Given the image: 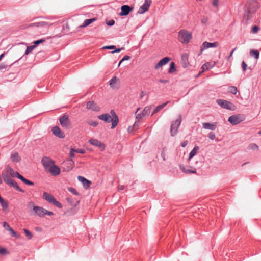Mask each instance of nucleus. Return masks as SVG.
<instances>
[{"label": "nucleus", "mask_w": 261, "mask_h": 261, "mask_svg": "<svg viewBox=\"0 0 261 261\" xmlns=\"http://www.w3.org/2000/svg\"><path fill=\"white\" fill-rule=\"evenodd\" d=\"M192 38V34L191 32L185 29H182L178 32V39L183 44H187Z\"/></svg>", "instance_id": "f257e3e1"}, {"label": "nucleus", "mask_w": 261, "mask_h": 261, "mask_svg": "<svg viewBox=\"0 0 261 261\" xmlns=\"http://www.w3.org/2000/svg\"><path fill=\"white\" fill-rule=\"evenodd\" d=\"M2 177L4 180V181L9 185L11 187H13L16 190L21 192L22 193H24L25 191L22 189L20 188L17 183L13 179H12L10 176L6 173H2Z\"/></svg>", "instance_id": "f03ea898"}, {"label": "nucleus", "mask_w": 261, "mask_h": 261, "mask_svg": "<svg viewBox=\"0 0 261 261\" xmlns=\"http://www.w3.org/2000/svg\"><path fill=\"white\" fill-rule=\"evenodd\" d=\"M43 198L49 203H51L59 208H62V204L58 201L55 197L49 193L44 192L43 194Z\"/></svg>", "instance_id": "7ed1b4c3"}, {"label": "nucleus", "mask_w": 261, "mask_h": 261, "mask_svg": "<svg viewBox=\"0 0 261 261\" xmlns=\"http://www.w3.org/2000/svg\"><path fill=\"white\" fill-rule=\"evenodd\" d=\"M181 122V115H179L178 118L173 121L170 126V133L172 136H174L177 133L178 128Z\"/></svg>", "instance_id": "20e7f679"}, {"label": "nucleus", "mask_w": 261, "mask_h": 261, "mask_svg": "<svg viewBox=\"0 0 261 261\" xmlns=\"http://www.w3.org/2000/svg\"><path fill=\"white\" fill-rule=\"evenodd\" d=\"M244 8L255 12L258 8V4L256 0H248L245 4Z\"/></svg>", "instance_id": "39448f33"}, {"label": "nucleus", "mask_w": 261, "mask_h": 261, "mask_svg": "<svg viewBox=\"0 0 261 261\" xmlns=\"http://www.w3.org/2000/svg\"><path fill=\"white\" fill-rule=\"evenodd\" d=\"M217 103L222 108L227 110H233L234 107V105L231 102L223 99H218L217 100Z\"/></svg>", "instance_id": "423d86ee"}, {"label": "nucleus", "mask_w": 261, "mask_h": 261, "mask_svg": "<svg viewBox=\"0 0 261 261\" xmlns=\"http://www.w3.org/2000/svg\"><path fill=\"white\" fill-rule=\"evenodd\" d=\"M41 163L45 170L47 171L53 164H54L55 161L51 158L48 156H44L42 158Z\"/></svg>", "instance_id": "0eeeda50"}, {"label": "nucleus", "mask_w": 261, "mask_h": 261, "mask_svg": "<svg viewBox=\"0 0 261 261\" xmlns=\"http://www.w3.org/2000/svg\"><path fill=\"white\" fill-rule=\"evenodd\" d=\"M244 120L243 116L240 115H234L230 116L228 121L232 125H235L239 124Z\"/></svg>", "instance_id": "6e6552de"}, {"label": "nucleus", "mask_w": 261, "mask_h": 261, "mask_svg": "<svg viewBox=\"0 0 261 261\" xmlns=\"http://www.w3.org/2000/svg\"><path fill=\"white\" fill-rule=\"evenodd\" d=\"M59 121L63 127L65 128H69L70 126V121L69 119V116L67 115H64L59 119Z\"/></svg>", "instance_id": "1a4fd4ad"}, {"label": "nucleus", "mask_w": 261, "mask_h": 261, "mask_svg": "<svg viewBox=\"0 0 261 261\" xmlns=\"http://www.w3.org/2000/svg\"><path fill=\"white\" fill-rule=\"evenodd\" d=\"M88 142L93 146L98 147L101 151H104L105 150L106 147L105 144L96 139L91 138L89 140Z\"/></svg>", "instance_id": "9d476101"}, {"label": "nucleus", "mask_w": 261, "mask_h": 261, "mask_svg": "<svg viewBox=\"0 0 261 261\" xmlns=\"http://www.w3.org/2000/svg\"><path fill=\"white\" fill-rule=\"evenodd\" d=\"M63 171L68 172L72 170L74 166V162L72 159H68L63 162Z\"/></svg>", "instance_id": "9b49d317"}, {"label": "nucleus", "mask_w": 261, "mask_h": 261, "mask_svg": "<svg viewBox=\"0 0 261 261\" xmlns=\"http://www.w3.org/2000/svg\"><path fill=\"white\" fill-rule=\"evenodd\" d=\"M151 3V0H145L143 4L140 7L138 13L139 14H143L148 10V9Z\"/></svg>", "instance_id": "f8f14e48"}, {"label": "nucleus", "mask_w": 261, "mask_h": 261, "mask_svg": "<svg viewBox=\"0 0 261 261\" xmlns=\"http://www.w3.org/2000/svg\"><path fill=\"white\" fill-rule=\"evenodd\" d=\"M52 133L56 137L59 138H64L65 137L64 133L59 128V127L56 126L52 128Z\"/></svg>", "instance_id": "ddd939ff"}, {"label": "nucleus", "mask_w": 261, "mask_h": 261, "mask_svg": "<svg viewBox=\"0 0 261 261\" xmlns=\"http://www.w3.org/2000/svg\"><path fill=\"white\" fill-rule=\"evenodd\" d=\"M47 171L50 172L53 176H55L59 175L61 172L60 168L57 165H56L55 163L48 168Z\"/></svg>", "instance_id": "4468645a"}, {"label": "nucleus", "mask_w": 261, "mask_h": 261, "mask_svg": "<svg viewBox=\"0 0 261 261\" xmlns=\"http://www.w3.org/2000/svg\"><path fill=\"white\" fill-rule=\"evenodd\" d=\"M133 8L128 5H124L121 7L120 16H126L133 10Z\"/></svg>", "instance_id": "2eb2a0df"}, {"label": "nucleus", "mask_w": 261, "mask_h": 261, "mask_svg": "<svg viewBox=\"0 0 261 261\" xmlns=\"http://www.w3.org/2000/svg\"><path fill=\"white\" fill-rule=\"evenodd\" d=\"M87 109L91 110L93 111H99L100 107L93 101H89L87 102L86 105Z\"/></svg>", "instance_id": "dca6fc26"}, {"label": "nucleus", "mask_w": 261, "mask_h": 261, "mask_svg": "<svg viewBox=\"0 0 261 261\" xmlns=\"http://www.w3.org/2000/svg\"><path fill=\"white\" fill-rule=\"evenodd\" d=\"M218 42H215L213 43L208 42L207 41H205L203 43L202 46L201 47L200 50L201 52H202L204 49L211 47H217L218 46Z\"/></svg>", "instance_id": "f3484780"}, {"label": "nucleus", "mask_w": 261, "mask_h": 261, "mask_svg": "<svg viewBox=\"0 0 261 261\" xmlns=\"http://www.w3.org/2000/svg\"><path fill=\"white\" fill-rule=\"evenodd\" d=\"M98 118L100 120L104 121L106 123H109L111 122L112 124H113V119L109 114L106 113L99 115L98 116Z\"/></svg>", "instance_id": "a211bd4d"}, {"label": "nucleus", "mask_w": 261, "mask_h": 261, "mask_svg": "<svg viewBox=\"0 0 261 261\" xmlns=\"http://www.w3.org/2000/svg\"><path fill=\"white\" fill-rule=\"evenodd\" d=\"M110 114L112 116L113 119V124H112L111 128H114L118 124L119 122V118L118 116L116 115L115 111L114 110H111L110 111Z\"/></svg>", "instance_id": "6ab92c4d"}, {"label": "nucleus", "mask_w": 261, "mask_h": 261, "mask_svg": "<svg viewBox=\"0 0 261 261\" xmlns=\"http://www.w3.org/2000/svg\"><path fill=\"white\" fill-rule=\"evenodd\" d=\"M33 211H34L35 214L40 217H43L44 216V213L46 212L44 211V208L39 206H34L33 207Z\"/></svg>", "instance_id": "aec40b11"}, {"label": "nucleus", "mask_w": 261, "mask_h": 261, "mask_svg": "<svg viewBox=\"0 0 261 261\" xmlns=\"http://www.w3.org/2000/svg\"><path fill=\"white\" fill-rule=\"evenodd\" d=\"M217 126V123L214 122L212 123L205 122L202 123V127L203 128L211 130H215Z\"/></svg>", "instance_id": "412c9836"}, {"label": "nucleus", "mask_w": 261, "mask_h": 261, "mask_svg": "<svg viewBox=\"0 0 261 261\" xmlns=\"http://www.w3.org/2000/svg\"><path fill=\"white\" fill-rule=\"evenodd\" d=\"M170 58L168 57L163 58L155 65L154 68L155 69H158L160 67L167 64L170 61Z\"/></svg>", "instance_id": "4be33fe9"}, {"label": "nucleus", "mask_w": 261, "mask_h": 261, "mask_svg": "<svg viewBox=\"0 0 261 261\" xmlns=\"http://www.w3.org/2000/svg\"><path fill=\"white\" fill-rule=\"evenodd\" d=\"M7 174L13 177H17L19 179V175H20L18 172H15L10 166H8L6 167Z\"/></svg>", "instance_id": "5701e85b"}, {"label": "nucleus", "mask_w": 261, "mask_h": 261, "mask_svg": "<svg viewBox=\"0 0 261 261\" xmlns=\"http://www.w3.org/2000/svg\"><path fill=\"white\" fill-rule=\"evenodd\" d=\"M78 180L82 183L83 187L85 189L89 188L91 184V182L90 180L81 176H78Z\"/></svg>", "instance_id": "b1692460"}, {"label": "nucleus", "mask_w": 261, "mask_h": 261, "mask_svg": "<svg viewBox=\"0 0 261 261\" xmlns=\"http://www.w3.org/2000/svg\"><path fill=\"white\" fill-rule=\"evenodd\" d=\"M244 14L243 16V19L247 21L250 20L253 16V14L255 13L254 12H252L248 9L244 8Z\"/></svg>", "instance_id": "393cba45"}, {"label": "nucleus", "mask_w": 261, "mask_h": 261, "mask_svg": "<svg viewBox=\"0 0 261 261\" xmlns=\"http://www.w3.org/2000/svg\"><path fill=\"white\" fill-rule=\"evenodd\" d=\"M215 65L216 63L215 62H206L202 65L201 68L203 71L208 70L214 67L215 66Z\"/></svg>", "instance_id": "a878e982"}, {"label": "nucleus", "mask_w": 261, "mask_h": 261, "mask_svg": "<svg viewBox=\"0 0 261 261\" xmlns=\"http://www.w3.org/2000/svg\"><path fill=\"white\" fill-rule=\"evenodd\" d=\"M104 49H115L114 50L112 51L111 53L114 54L115 53H119L123 49V47L120 48H116V46L115 45H109V46H105L102 47Z\"/></svg>", "instance_id": "bb28decb"}, {"label": "nucleus", "mask_w": 261, "mask_h": 261, "mask_svg": "<svg viewBox=\"0 0 261 261\" xmlns=\"http://www.w3.org/2000/svg\"><path fill=\"white\" fill-rule=\"evenodd\" d=\"M169 102V101H167L165 103L158 106L153 111L151 115H153L154 114L157 113L158 112H159L160 110L163 109Z\"/></svg>", "instance_id": "cd10ccee"}, {"label": "nucleus", "mask_w": 261, "mask_h": 261, "mask_svg": "<svg viewBox=\"0 0 261 261\" xmlns=\"http://www.w3.org/2000/svg\"><path fill=\"white\" fill-rule=\"evenodd\" d=\"M11 160L14 162H19L21 161V157L17 152L12 154L11 156Z\"/></svg>", "instance_id": "c85d7f7f"}, {"label": "nucleus", "mask_w": 261, "mask_h": 261, "mask_svg": "<svg viewBox=\"0 0 261 261\" xmlns=\"http://www.w3.org/2000/svg\"><path fill=\"white\" fill-rule=\"evenodd\" d=\"M199 147L195 145L193 149L191 151V152L189 153V160H190L191 158H192L195 155V154L197 153L198 150H199Z\"/></svg>", "instance_id": "c756f323"}, {"label": "nucleus", "mask_w": 261, "mask_h": 261, "mask_svg": "<svg viewBox=\"0 0 261 261\" xmlns=\"http://www.w3.org/2000/svg\"><path fill=\"white\" fill-rule=\"evenodd\" d=\"M19 179L21 180L26 185H29V186H34V183L29 180H28L27 179L25 178L22 175H19Z\"/></svg>", "instance_id": "7c9ffc66"}, {"label": "nucleus", "mask_w": 261, "mask_h": 261, "mask_svg": "<svg viewBox=\"0 0 261 261\" xmlns=\"http://www.w3.org/2000/svg\"><path fill=\"white\" fill-rule=\"evenodd\" d=\"M96 20L95 18L85 19L82 25V27H86Z\"/></svg>", "instance_id": "2f4dec72"}, {"label": "nucleus", "mask_w": 261, "mask_h": 261, "mask_svg": "<svg viewBox=\"0 0 261 261\" xmlns=\"http://www.w3.org/2000/svg\"><path fill=\"white\" fill-rule=\"evenodd\" d=\"M151 106H146L142 112L145 116H148L151 112Z\"/></svg>", "instance_id": "473e14b6"}, {"label": "nucleus", "mask_w": 261, "mask_h": 261, "mask_svg": "<svg viewBox=\"0 0 261 261\" xmlns=\"http://www.w3.org/2000/svg\"><path fill=\"white\" fill-rule=\"evenodd\" d=\"M250 54L251 56H253L256 59L259 58V53L257 50L251 49Z\"/></svg>", "instance_id": "72a5a7b5"}, {"label": "nucleus", "mask_w": 261, "mask_h": 261, "mask_svg": "<svg viewBox=\"0 0 261 261\" xmlns=\"http://www.w3.org/2000/svg\"><path fill=\"white\" fill-rule=\"evenodd\" d=\"M176 66L174 62H172L170 64V67L168 70L169 73H172L176 71Z\"/></svg>", "instance_id": "f704fd0d"}, {"label": "nucleus", "mask_w": 261, "mask_h": 261, "mask_svg": "<svg viewBox=\"0 0 261 261\" xmlns=\"http://www.w3.org/2000/svg\"><path fill=\"white\" fill-rule=\"evenodd\" d=\"M3 211H5L8 207V203L5 199L0 202Z\"/></svg>", "instance_id": "c9c22d12"}, {"label": "nucleus", "mask_w": 261, "mask_h": 261, "mask_svg": "<svg viewBox=\"0 0 261 261\" xmlns=\"http://www.w3.org/2000/svg\"><path fill=\"white\" fill-rule=\"evenodd\" d=\"M8 66L5 63H2L0 64V70L5 72L6 70H8Z\"/></svg>", "instance_id": "e433bc0d"}, {"label": "nucleus", "mask_w": 261, "mask_h": 261, "mask_svg": "<svg viewBox=\"0 0 261 261\" xmlns=\"http://www.w3.org/2000/svg\"><path fill=\"white\" fill-rule=\"evenodd\" d=\"M23 230L24 232V233H25L27 238L29 240H30V239H31L32 238L33 235H32V233L30 231H29L26 228H24L23 229Z\"/></svg>", "instance_id": "4c0bfd02"}, {"label": "nucleus", "mask_w": 261, "mask_h": 261, "mask_svg": "<svg viewBox=\"0 0 261 261\" xmlns=\"http://www.w3.org/2000/svg\"><path fill=\"white\" fill-rule=\"evenodd\" d=\"M35 48V46H34V45L28 46L25 50V55H28L31 52H32Z\"/></svg>", "instance_id": "58836bf2"}, {"label": "nucleus", "mask_w": 261, "mask_h": 261, "mask_svg": "<svg viewBox=\"0 0 261 261\" xmlns=\"http://www.w3.org/2000/svg\"><path fill=\"white\" fill-rule=\"evenodd\" d=\"M229 91L233 94H236L238 91V89L236 87L231 86L229 87Z\"/></svg>", "instance_id": "ea45409f"}, {"label": "nucleus", "mask_w": 261, "mask_h": 261, "mask_svg": "<svg viewBox=\"0 0 261 261\" xmlns=\"http://www.w3.org/2000/svg\"><path fill=\"white\" fill-rule=\"evenodd\" d=\"M117 80L118 79L117 78L116 76H114L110 80V81H109V84L111 87H114V84Z\"/></svg>", "instance_id": "a19ab883"}, {"label": "nucleus", "mask_w": 261, "mask_h": 261, "mask_svg": "<svg viewBox=\"0 0 261 261\" xmlns=\"http://www.w3.org/2000/svg\"><path fill=\"white\" fill-rule=\"evenodd\" d=\"M248 149L252 150H258V146L255 143H251L248 146Z\"/></svg>", "instance_id": "79ce46f5"}, {"label": "nucleus", "mask_w": 261, "mask_h": 261, "mask_svg": "<svg viewBox=\"0 0 261 261\" xmlns=\"http://www.w3.org/2000/svg\"><path fill=\"white\" fill-rule=\"evenodd\" d=\"M8 231H9L10 232V234L11 236L13 237L18 238L17 233L16 231H15L11 227Z\"/></svg>", "instance_id": "37998d69"}, {"label": "nucleus", "mask_w": 261, "mask_h": 261, "mask_svg": "<svg viewBox=\"0 0 261 261\" xmlns=\"http://www.w3.org/2000/svg\"><path fill=\"white\" fill-rule=\"evenodd\" d=\"M45 41V40L44 39H41L37 40L35 41L33 43L34 45L35 46V47L40 44V43H42Z\"/></svg>", "instance_id": "c03bdc74"}, {"label": "nucleus", "mask_w": 261, "mask_h": 261, "mask_svg": "<svg viewBox=\"0 0 261 261\" xmlns=\"http://www.w3.org/2000/svg\"><path fill=\"white\" fill-rule=\"evenodd\" d=\"M68 190L69 192H70L71 193H72V194H73L74 195H77L79 194V193L76 191V190L73 188H72V187H69L68 188Z\"/></svg>", "instance_id": "a18cd8bd"}, {"label": "nucleus", "mask_w": 261, "mask_h": 261, "mask_svg": "<svg viewBox=\"0 0 261 261\" xmlns=\"http://www.w3.org/2000/svg\"><path fill=\"white\" fill-rule=\"evenodd\" d=\"M208 137L210 138V139L213 140L215 139L216 135L214 132H211L209 133V134L208 135Z\"/></svg>", "instance_id": "49530a36"}, {"label": "nucleus", "mask_w": 261, "mask_h": 261, "mask_svg": "<svg viewBox=\"0 0 261 261\" xmlns=\"http://www.w3.org/2000/svg\"><path fill=\"white\" fill-rule=\"evenodd\" d=\"M3 226L4 227V228L7 230H8L11 227L10 226L9 224L6 221H4L3 223Z\"/></svg>", "instance_id": "de8ad7c7"}, {"label": "nucleus", "mask_w": 261, "mask_h": 261, "mask_svg": "<svg viewBox=\"0 0 261 261\" xmlns=\"http://www.w3.org/2000/svg\"><path fill=\"white\" fill-rule=\"evenodd\" d=\"M259 30V28L258 27H257V25H254L252 28V32L253 33H256L258 32Z\"/></svg>", "instance_id": "09e8293b"}, {"label": "nucleus", "mask_w": 261, "mask_h": 261, "mask_svg": "<svg viewBox=\"0 0 261 261\" xmlns=\"http://www.w3.org/2000/svg\"><path fill=\"white\" fill-rule=\"evenodd\" d=\"M130 58V57L129 56H127V55H125L123 57V58L120 61L119 63V65H120V64L122 62H123L124 61H125V60H129V59Z\"/></svg>", "instance_id": "8fccbe9b"}, {"label": "nucleus", "mask_w": 261, "mask_h": 261, "mask_svg": "<svg viewBox=\"0 0 261 261\" xmlns=\"http://www.w3.org/2000/svg\"><path fill=\"white\" fill-rule=\"evenodd\" d=\"M144 117H145V116L144 115L142 112L141 113L137 114L136 116V119H138V120L141 119Z\"/></svg>", "instance_id": "3c124183"}, {"label": "nucleus", "mask_w": 261, "mask_h": 261, "mask_svg": "<svg viewBox=\"0 0 261 261\" xmlns=\"http://www.w3.org/2000/svg\"><path fill=\"white\" fill-rule=\"evenodd\" d=\"M165 150H166V148L164 147V148H163L162 152H161V156L163 158L164 161L166 160V158H165V156H166Z\"/></svg>", "instance_id": "603ef678"}, {"label": "nucleus", "mask_w": 261, "mask_h": 261, "mask_svg": "<svg viewBox=\"0 0 261 261\" xmlns=\"http://www.w3.org/2000/svg\"><path fill=\"white\" fill-rule=\"evenodd\" d=\"M7 253H8L7 250L6 248H0V254L5 255V254H6Z\"/></svg>", "instance_id": "864d4df0"}, {"label": "nucleus", "mask_w": 261, "mask_h": 261, "mask_svg": "<svg viewBox=\"0 0 261 261\" xmlns=\"http://www.w3.org/2000/svg\"><path fill=\"white\" fill-rule=\"evenodd\" d=\"M241 65H242V67L243 71H244V72L246 71V68L247 67V65L246 64V63L244 61H242Z\"/></svg>", "instance_id": "5fc2aeb1"}, {"label": "nucleus", "mask_w": 261, "mask_h": 261, "mask_svg": "<svg viewBox=\"0 0 261 261\" xmlns=\"http://www.w3.org/2000/svg\"><path fill=\"white\" fill-rule=\"evenodd\" d=\"M75 152H75V149H73V148L71 149L70 151V156L71 158H73L74 156V155H75L74 153Z\"/></svg>", "instance_id": "6e6d98bb"}, {"label": "nucleus", "mask_w": 261, "mask_h": 261, "mask_svg": "<svg viewBox=\"0 0 261 261\" xmlns=\"http://www.w3.org/2000/svg\"><path fill=\"white\" fill-rule=\"evenodd\" d=\"M76 153H79L81 154H84L86 151L84 149H75Z\"/></svg>", "instance_id": "4d7b16f0"}, {"label": "nucleus", "mask_w": 261, "mask_h": 261, "mask_svg": "<svg viewBox=\"0 0 261 261\" xmlns=\"http://www.w3.org/2000/svg\"><path fill=\"white\" fill-rule=\"evenodd\" d=\"M208 20V19L206 17H204L201 19V23L202 24H206L207 21Z\"/></svg>", "instance_id": "13d9d810"}, {"label": "nucleus", "mask_w": 261, "mask_h": 261, "mask_svg": "<svg viewBox=\"0 0 261 261\" xmlns=\"http://www.w3.org/2000/svg\"><path fill=\"white\" fill-rule=\"evenodd\" d=\"M115 24V21L113 19H111L107 22V24L109 26H112Z\"/></svg>", "instance_id": "bf43d9fd"}, {"label": "nucleus", "mask_w": 261, "mask_h": 261, "mask_svg": "<svg viewBox=\"0 0 261 261\" xmlns=\"http://www.w3.org/2000/svg\"><path fill=\"white\" fill-rule=\"evenodd\" d=\"M89 125H91V126H93L94 127H96L98 125V123L97 121H93V122H89L88 123Z\"/></svg>", "instance_id": "052dcab7"}, {"label": "nucleus", "mask_w": 261, "mask_h": 261, "mask_svg": "<svg viewBox=\"0 0 261 261\" xmlns=\"http://www.w3.org/2000/svg\"><path fill=\"white\" fill-rule=\"evenodd\" d=\"M196 173V169H194V170L187 169V170H186V171L185 172V173H186V174Z\"/></svg>", "instance_id": "680f3d73"}, {"label": "nucleus", "mask_w": 261, "mask_h": 261, "mask_svg": "<svg viewBox=\"0 0 261 261\" xmlns=\"http://www.w3.org/2000/svg\"><path fill=\"white\" fill-rule=\"evenodd\" d=\"M179 168L182 172L185 173L186 170H187V169L186 168V167H185L184 165H180Z\"/></svg>", "instance_id": "e2e57ef3"}, {"label": "nucleus", "mask_w": 261, "mask_h": 261, "mask_svg": "<svg viewBox=\"0 0 261 261\" xmlns=\"http://www.w3.org/2000/svg\"><path fill=\"white\" fill-rule=\"evenodd\" d=\"M46 211L44 214V216L45 215H47L48 216H52L54 215L53 213L52 212H50V211H48L47 210H46V209H45V211Z\"/></svg>", "instance_id": "0e129e2a"}, {"label": "nucleus", "mask_w": 261, "mask_h": 261, "mask_svg": "<svg viewBox=\"0 0 261 261\" xmlns=\"http://www.w3.org/2000/svg\"><path fill=\"white\" fill-rule=\"evenodd\" d=\"M219 3V0H213L212 2V4L214 6L217 7L218 6Z\"/></svg>", "instance_id": "69168bd1"}, {"label": "nucleus", "mask_w": 261, "mask_h": 261, "mask_svg": "<svg viewBox=\"0 0 261 261\" xmlns=\"http://www.w3.org/2000/svg\"><path fill=\"white\" fill-rule=\"evenodd\" d=\"M187 144H188V141L187 140H186L181 143V146L182 147H185L187 145Z\"/></svg>", "instance_id": "338daca9"}, {"label": "nucleus", "mask_w": 261, "mask_h": 261, "mask_svg": "<svg viewBox=\"0 0 261 261\" xmlns=\"http://www.w3.org/2000/svg\"><path fill=\"white\" fill-rule=\"evenodd\" d=\"M125 189V186L123 185H119L118 186V190L121 191Z\"/></svg>", "instance_id": "774afa93"}]
</instances>
